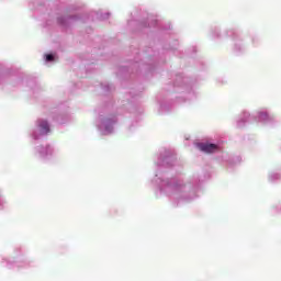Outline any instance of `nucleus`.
<instances>
[{
	"label": "nucleus",
	"mask_w": 281,
	"mask_h": 281,
	"mask_svg": "<svg viewBox=\"0 0 281 281\" xmlns=\"http://www.w3.org/2000/svg\"><path fill=\"white\" fill-rule=\"evenodd\" d=\"M198 147L202 150V153H216L218 150V145L216 144H205V143H200Z\"/></svg>",
	"instance_id": "1"
},
{
	"label": "nucleus",
	"mask_w": 281,
	"mask_h": 281,
	"mask_svg": "<svg viewBox=\"0 0 281 281\" xmlns=\"http://www.w3.org/2000/svg\"><path fill=\"white\" fill-rule=\"evenodd\" d=\"M46 60L47 63H52V60H54V55L52 54L46 55Z\"/></svg>",
	"instance_id": "3"
},
{
	"label": "nucleus",
	"mask_w": 281,
	"mask_h": 281,
	"mask_svg": "<svg viewBox=\"0 0 281 281\" xmlns=\"http://www.w3.org/2000/svg\"><path fill=\"white\" fill-rule=\"evenodd\" d=\"M40 128L43 135H47V133H49V123H47V121H41Z\"/></svg>",
	"instance_id": "2"
}]
</instances>
